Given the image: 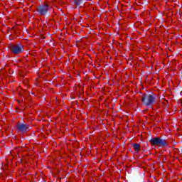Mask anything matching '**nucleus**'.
<instances>
[{
  "instance_id": "nucleus-1",
  "label": "nucleus",
  "mask_w": 182,
  "mask_h": 182,
  "mask_svg": "<svg viewBox=\"0 0 182 182\" xmlns=\"http://www.w3.org/2000/svg\"><path fill=\"white\" fill-rule=\"evenodd\" d=\"M156 98L157 95L153 92H151V95L144 94L141 97L142 105L148 107H151V105L156 102L155 100Z\"/></svg>"
},
{
  "instance_id": "nucleus-2",
  "label": "nucleus",
  "mask_w": 182,
  "mask_h": 182,
  "mask_svg": "<svg viewBox=\"0 0 182 182\" xmlns=\"http://www.w3.org/2000/svg\"><path fill=\"white\" fill-rule=\"evenodd\" d=\"M9 49H10V52H11V53L14 55H21V53H23L25 50L23 49V46H22L21 43H18L16 45L11 44L9 46Z\"/></svg>"
},
{
  "instance_id": "nucleus-3",
  "label": "nucleus",
  "mask_w": 182,
  "mask_h": 182,
  "mask_svg": "<svg viewBox=\"0 0 182 182\" xmlns=\"http://www.w3.org/2000/svg\"><path fill=\"white\" fill-rule=\"evenodd\" d=\"M49 4L46 3L42 4L37 7V12L38 15H41V16H45L48 14L50 15V13H49Z\"/></svg>"
},
{
  "instance_id": "nucleus-4",
  "label": "nucleus",
  "mask_w": 182,
  "mask_h": 182,
  "mask_svg": "<svg viewBox=\"0 0 182 182\" xmlns=\"http://www.w3.org/2000/svg\"><path fill=\"white\" fill-rule=\"evenodd\" d=\"M17 130H18L20 133H26V132L29 130V128L28 127V124H23V123L18 124Z\"/></svg>"
},
{
  "instance_id": "nucleus-5",
  "label": "nucleus",
  "mask_w": 182,
  "mask_h": 182,
  "mask_svg": "<svg viewBox=\"0 0 182 182\" xmlns=\"http://www.w3.org/2000/svg\"><path fill=\"white\" fill-rule=\"evenodd\" d=\"M152 146H160V137H153L149 140Z\"/></svg>"
},
{
  "instance_id": "nucleus-6",
  "label": "nucleus",
  "mask_w": 182,
  "mask_h": 182,
  "mask_svg": "<svg viewBox=\"0 0 182 182\" xmlns=\"http://www.w3.org/2000/svg\"><path fill=\"white\" fill-rule=\"evenodd\" d=\"M160 147H168V142L166 139L160 137Z\"/></svg>"
},
{
  "instance_id": "nucleus-7",
  "label": "nucleus",
  "mask_w": 182,
  "mask_h": 182,
  "mask_svg": "<svg viewBox=\"0 0 182 182\" xmlns=\"http://www.w3.org/2000/svg\"><path fill=\"white\" fill-rule=\"evenodd\" d=\"M161 97V100L160 102V105L161 106L162 105L163 107H167V106H168V102L166 100H164V95H162V97Z\"/></svg>"
},
{
  "instance_id": "nucleus-8",
  "label": "nucleus",
  "mask_w": 182,
  "mask_h": 182,
  "mask_svg": "<svg viewBox=\"0 0 182 182\" xmlns=\"http://www.w3.org/2000/svg\"><path fill=\"white\" fill-rule=\"evenodd\" d=\"M132 147L135 150L136 153H139V151H140V149H141L140 144H132Z\"/></svg>"
},
{
  "instance_id": "nucleus-9",
  "label": "nucleus",
  "mask_w": 182,
  "mask_h": 182,
  "mask_svg": "<svg viewBox=\"0 0 182 182\" xmlns=\"http://www.w3.org/2000/svg\"><path fill=\"white\" fill-rule=\"evenodd\" d=\"M84 3L85 2L83 1V0H74V4L77 6H80V5H82V4H84Z\"/></svg>"
},
{
  "instance_id": "nucleus-10",
  "label": "nucleus",
  "mask_w": 182,
  "mask_h": 182,
  "mask_svg": "<svg viewBox=\"0 0 182 182\" xmlns=\"http://www.w3.org/2000/svg\"><path fill=\"white\" fill-rule=\"evenodd\" d=\"M164 63H162V65H160V68L164 69Z\"/></svg>"
}]
</instances>
